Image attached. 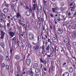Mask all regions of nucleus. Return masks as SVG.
Listing matches in <instances>:
<instances>
[{
	"mask_svg": "<svg viewBox=\"0 0 76 76\" xmlns=\"http://www.w3.org/2000/svg\"><path fill=\"white\" fill-rule=\"evenodd\" d=\"M20 66L19 65H18L17 66V69L18 72H15V75L16 76H20V75H21V72L20 71Z\"/></svg>",
	"mask_w": 76,
	"mask_h": 76,
	"instance_id": "1",
	"label": "nucleus"
},
{
	"mask_svg": "<svg viewBox=\"0 0 76 76\" xmlns=\"http://www.w3.org/2000/svg\"><path fill=\"white\" fill-rule=\"evenodd\" d=\"M26 73L28 75H31V76H34V72H32V69H31L29 71H27Z\"/></svg>",
	"mask_w": 76,
	"mask_h": 76,
	"instance_id": "2",
	"label": "nucleus"
},
{
	"mask_svg": "<svg viewBox=\"0 0 76 76\" xmlns=\"http://www.w3.org/2000/svg\"><path fill=\"white\" fill-rule=\"evenodd\" d=\"M52 41L53 42H57L58 41V39L57 37H53L52 38Z\"/></svg>",
	"mask_w": 76,
	"mask_h": 76,
	"instance_id": "3",
	"label": "nucleus"
},
{
	"mask_svg": "<svg viewBox=\"0 0 76 76\" xmlns=\"http://www.w3.org/2000/svg\"><path fill=\"white\" fill-rule=\"evenodd\" d=\"M15 58L17 60H19L20 58V56L19 55H16L15 56Z\"/></svg>",
	"mask_w": 76,
	"mask_h": 76,
	"instance_id": "4",
	"label": "nucleus"
},
{
	"mask_svg": "<svg viewBox=\"0 0 76 76\" xmlns=\"http://www.w3.org/2000/svg\"><path fill=\"white\" fill-rule=\"evenodd\" d=\"M30 9H29V10L32 13V16L34 18H35V13H34V11H33V12L32 13V8L31 7V6L30 7Z\"/></svg>",
	"mask_w": 76,
	"mask_h": 76,
	"instance_id": "5",
	"label": "nucleus"
},
{
	"mask_svg": "<svg viewBox=\"0 0 76 76\" xmlns=\"http://www.w3.org/2000/svg\"><path fill=\"white\" fill-rule=\"evenodd\" d=\"M17 15H15L14 16L15 19H17V18H19V17L20 16V14L19 12H18V13H17Z\"/></svg>",
	"mask_w": 76,
	"mask_h": 76,
	"instance_id": "6",
	"label": "nucleus"
},
{
	"mask_svg": "<svg viewBox=\"0 0 76 76\" xmlns=\"http://www.w3.org/2000/svg\"><path fill=\"white\" fill-rule=\"evenodd\" d=\"M29 38L30 39H33L34 38V35L32 34H30L29 35Z\"/></svg>",
	"mask_w": 76,
	"mask_h": 76,
	"instance_id": "7",
	"label": "nucleus"
},
{
	"mask_svg": "<svg viewBox=\"0 0 76 76\" xmlns=\"http://www.w3.org/2000/svg\"><path fill=\"white\" fill-rule=\"evenodd\" d=\"M75 4H74L73 7H71V8H72V9H71V12H74V10H75Z\"/></svg>",
	"mask_w": 76,
	"mask_h": 76,
	"instance_id": "8",
	"label": "nucleus"
},
{
	"mask_svg": "<svg viewBox=\"0 0 76 76\" xmlns=\"http://www.w3.org/2000/svg\"><path fill=\"white\" fill-rule=\"evenodd\" d=\"M58 32L59 34H61L63 32V31L61 29H59L58 30Z\"/></svg>",
	"mask_w": 76,
	"mask_h": 76,
	"instance_id": "9",
	"label": "nucleus"
},
{
	"mask_svg": "<svg viewBox=\"0 0 76 76\" xmlns=\"http://www.w3.org/2000/svg\"><path fill=\"white\" fill-rule=\"evenodd\" d=\"M26 63L28 66H29L30 63H31V60L30 59H28L26 61Z\"/></svg>",
	"mask_w": 76,
	"mask_h": 76,
	"instance_id": "10",
	"label": "nucleus"
},
{
	"mask_svg": "<svg viewBox=\"0 0 76 76\" xmlns=\"http://www.w3.org/2000/svg\"><path fill=\"white\" fill-rule=\"evenodd\" d=\"M50 55H52L53 56V54L54 53V48H52L50 50Z\"/></svg>",
	"mask_w": 76,
	"mask_h": 76,
	"instance_id": "11",
	"label": "nucleus"
},
{
	"mask_svg": "<svg viewBox=\"0 0 76 76\" xmlns=\"http://www.w3.org/2000/svg\"><path fill=\"white\" fill-rule=\"evenodd\" d=\"M40 60L41 61V62L43 64H45V65H46V64H47V61H43L42 59H40Z\"/></svg>",
	"mask_w": 76,
	"mask_h": 76,
	"instance_id": "12",
	"label": "nucleus"
},
{
	"mask_svg": "<svg viewBox=\"0 0 76 76\" xmlns=\"http://www.w3.org/2000/svg\"><path fill=\"white\" fill-rule=\"evenodd\" d=\"M69 70L70 73H72L73 72V68L72 67H70L69 68Z\"/></svg>",
	"mask_w": 76,
	"mask_h": 76,
	"instance_id": "13",
	"label": "nucleus"
},
{
	"mask_svg": "<svg viewBox=\"0 0 76 76\" xmlns=\"http://www.w3.org/2000/svg\"><path fill=\"white\" fill-rule=\"evenodd\" d=\"M9 34L10 36H11V37L12 38L15 35V33L13 32H10L9 33Z\"/></svg>",
	"mask_w": 76,
	"mask_h": 76,
	"instance_id": "14",
	"label": "nucleus"
},
{
	"mask_svg": "<svg viewBox=\"0 0 76 76\" xmlns=\"http://www.w3.org/2000/svg\"><path fill=\"white\" fill-rule=\"evenodd\" d=\"M72 38L74 39L76 38V32L75 31L72 34Z\"/></svg>",
	"mask_w": 76,
	"mask_h": 76,
	"instance_id": "15",
	"label": "nucleus"
},
{
	"mask_svg": "<svg viewBox=\"0 0 76 76\" xmlns=\"http://www.w3.org/2000/svg\"><path fill=\"white\" fill-rule=\"evenodd\" d=\"M53 11V12H54L55 13L56 12V10H57L58 9V8L57 7H56L54 8H52Z\"/></svg>",
	"mask_w": 76,
	"mask_h": 76,
	"instance_id": "16",
	"label": "nucleus"
},
{
	"mask_svg": "<svg viewBox=\"0 0 76 76\" xmlns=\"http://www.w3.org/2000/svg\"><path fill=\"white\" fill-rule=\"evenodd\" d=\"M39 48V46L38 45L36 46L35 47V46H34V47L33 48V49H34V50H35V51L38 50Z\"/></svg>",
	"mask_w": 76,
	"mask_h": 76,
	"instance_id": "17",
	"label": "nucleus"
},
{
	"mask_svg": "<svg viewBox=\"0 0 76 76\" xmlns=\"http://www.w3.org/2000/svg\"><path fill=\"white\" fill-rule=\"evenodd\" d=\"M26 15L27 16H29L31 15V12L29 11H28L26 12Z\"/></svg>",
	"mask_w": 76,
	"mask_h": 76,
	"instance_id": "18",
	"label": "nucleus"
},
{
	"mask_svg": "<svg viewBox=\"0 0 76 76\" xmlns=\"http://www.w3.org/2000/svg\"><path fill=\"white\" fill-rule=\"evenodd\" d=\"M36 4H34L33 5V6L32 7V9L33 10H35L36 9Z\"/></svg>",
	"mask_w": 76,
	"mask_h": 76,
	"instance_id": "19",
	"label": "nucleus"
},
{
	"mask_svg": "<svg viewBox=\"0 0 76 76\" xmlns=\"http://www.w3.org/2000/svg\"><path fill=\"white\" fill-rule=\"evenodd\" d=\"M69 74L68 72H65L62 75V76H69Z\"/></svg>",
	"mask_w": 76,
	"mask_h": 76,
	"instance_id": "20",
	"label": "nucleus"
},
{
	"mask_svg": "<svg viewBox=\"0 0 76 76\" xmlns=\"http://www.w3.org/2000/svg\"><path fill=\"white\" fill-rule=\"evenodd\" d=\"M33 67L34 69H36V68H37V67H38V64H34L33 65Z\"/></svg>",
	"mask_w": 76,
	"mask_h": 76,
	"instance_id": "21",
	"label": "nucleus"
},
{
	"mask_svg": "<svg viewBox=\"0 0 76 76\" xmlns=\"http://www.w3.org/2000/svg\"><path fill=\"white\" fill-rule=\"evenodd\" d=\"M76 28V24H74L72 25V29H75Z\"/></svg>",
	"mask_w": 76,
	"mask_h": 76,
	"instance_id": "22",
	"label": "nucleus"
},
{
	"mask_svg": "<svg viewBox=\"0 0 76 76\" xmlns=\"http://www.w3.org/2000/svg\"><path fill=\"white\" fill-rule=\"evenodd\" d=\"M9 10V9L6 8H5L4 10V13H7L8 11Z\"/></svg>",
	"mask_w": 76,
	"mask_h": 76,
	"instance_id": "23",
	"label": "nucleus"
},
{
	"mask_svg": "<svg viewBox=\"0 0 76 76\" xmlns=\"http://www.w3.org/2000/svg\"><path fill=\"white\" fill-rule=\"evenodd\" d=\"M50 50V46L48 45L46 48V50L47 51H48V53H49L50 51H49V50Z\"/></svg>",
	"mask_w": 76,
	"mask_h": 76,
	"instance_id": "24",
	"label": "nucleus"
},
{
	"mask_svg": "<svg viewBox=\"0 0 76 76\" xmlns=\"http://www.w3.org/2000/svg\"><path fill=\"white\" fill-rule=\"evenodd\" d=\"M35 72L36 73H39L40 72V69L39 68H37L35 70Z\"/></svg>",
	"mask_w": 76,
	"mask_h": 76,
	"instance_id": "25",
	"label": "nucleus"
},
{
	"mask_svg": "<svg viewBox=\"0 0 76 76\" xmlns=\"http://www.w3.org/2000/svg\"><path fill=\"white\" fill-rule=\"evenodd\" d=\"M62 49L63 50V52L64 53H65V51H66V48L65 47H64L63 48H62Z\"/></svg>",
	"mask_w": 76,
	"mask_h": 76,
	"instance_id": "26",
	"label": "nucleus"
},
{
	"mask_svg": "<svg viewBox=\"0 0 76 76\" xmlns=\"http://www.w3.org/2000/svg\"><path fill=\"white\" fill-rule=\"evenodd\" d=\"M1 47L3 48H4V43L1 42Z\"/></svg>",
	"mask_w": 76,
	"mask_h": 76,
	"instance_id": "27",
	"label": "nucleus"
},
{
	"mask_svg": "<svg viewBox=\"0 0 76 76\" xmlns=\"http://www.w3.org/2000/svg\"><path fill=\"white\" fill-rule=\"evenodd\" d=\"M14 7H15V5L13 4H12L11 5V8L12 9H13V10H15Z\"/></svg>",
	"mask_w": 76,
	"mask_h": 76,
	"instance_id": "28",
	"label": "nucleus"
},
{
	"mask_svg": "<svg viewBox=\"0 0 76 76\" xmlns=\"http://www.w3.org/2000/svg\"><path fill=\"white\" fill-rule=\"evenodd\" d=\"M6 69L7 70H9V65H7L6 66Z\"/></svg>",
	"mask_w": 76,
	"mask_h": 76,
	"instance_id": "29",
	"label": "nucleus"
},
{
	"mask_svg": "<svg viewBox=\"0 0 76 76\" xmlns=\"http://www.w3.org/2000/svg\"><path fill=\"white\" fill-rule=\"evenodd\" d=\"M4 4H5L6 7H9V4L6 3V2L4 1Z\"/></svg>",
	"mask_w": 76,
	"mask_h": 76,
	"instance_id": "30",
	"label": "nucleus"
},
{
	"mask_svg": "<svg viewBox=\"0 0 76 76\" xmlns=\"http://www.w3.org/2000/svg\"><path fill=\"white\" fill-rule=\"evenodd\" d=\"M0 34V35H4V32L2 31H1Z\"/></svg>",
	"mask_w": 76,
	"mask_h": 76,
	"instance_id": "31",
	"label": "nucleus"
},
{
	"mask_svg": "<svg viewBox=\"0 0 76 76\" xmlns=\"http://www.w3.org/2000/svg\"><path fill=\"white\" fill-rule=\"evenodd\" d=\"M6 61H9V60H10V59H9V56H7L6 57Z\"/></svg>",
	"mask_w": 76,
	"mask_h": 76,
	"instance_id": "32",
	"label": "nucleus"
},
{
	"mask_svg": "<svg viewBox=\"0 0 76 76\" xmlns=\"http://www.w3.org/2000/svg\"><path fill=\"white\" fill-rule=\"evenodd\" d=\"M22 4L23 5V6H24L25 5H26V3H25V2L22 3V2H21L20 3V5L22 6Z\"/></svg>",
	"mask_w": 76,
	"mask_h": 76,
	"instance_id": "33",
	"label": "nucleus"
},
{
	"mask_svg": "<svg viewBox=\"0 0 76 76\" xmlns=\"http://www.w3.org/2000/svg\"><path fill=\"white\" fill-rule=\"evenodd\" d=\"M66 47H67L70 46V44H69V42H68L66 44Z\"/></svg>",
	"mask_w": 76,
	"mask_h": 76,
	"instance_id": "34",
	"label": "nucleus"
},
{
	"mask_svg": "<svg viewBox=\"0 0 76 76\" xmlns=\"http://www.w3.org/2000/svg\"><path fill=\"white\" fill-rule=\"evenodd\" d=\"M68 50H71V45H70V46H69L68 47H66Z\"/></svg>",
	"mask_w": 76,
	"mask_h": 76,
	"instance_id": "35",
	"label": "nucleus"
},
{
	"mask_svg": "<svg viewBox=\"0 0 76 76\" xmlns=\"http://www.w3.org/2000/svg\"><path fill=\"white\" fill-rule=\"evenodd\" d=\"M33 44H34V45H36V46H37V45H38V43H34V42H33Z\"/></svg>",
	"mask_w": 76,
	"mask_h": 76,
	"instance_id": "36",
	"label": "nucleus"
},
{
	"mask_svg": "<svg viewBox=\"0 0 76 76\" xmlns=\"http://www.w3.org/2000/svg\"><path fill=\"white\" fill-rule=\"evenodd\" d=\"M16 39V37H14L12 39V40L14 41H15Z\"/></svg>",
	"mask_w": 76,
	"mask_h": 76,
	"instance_id": "37",
	"label": "nucleus"
},
{
	"mask_svg": "<svg viewBox=\"0 0 76 76\" xmlns=\"http://www.w3.org/2000/svg\"><path fill=\"white\" fill-rule=\"evenodd\" d=\"M2 67L3 68L4 67H5V64L4 63H2Z\"/></svg>",
	"mask_w": 76,
	"mask_h": 76,
	"instance_id": "38",
	"label": "nucleus"
},
{
	"mask_svg": "<svg viewBox=\"0 0 76 76\" xmlns=\"http://www.w3.org/2000/svg\"><path fill=\"white\" fill-rule=\"evenodd\" d=\"M54 69H55L54 66H52V69H51V70H53V71H54Z\"/></svg>",
	"mask_w": 76,
	"mask_h": 76,
	"instance_id": "39",
	"label": "nucleus"
},
{
	"mask_svg": "<svg viewBox=\"0 0 76 76\" xmlns=\"http://www.w3.org/2000/svg\"><path fill=\"white\" fill-rule=\"evenodd\" d=\"M64 42H67V39L66 38L64 39Z\"/></svg>",
	"mask_w": 76,
	"mask_h": 76,
	"instance_id": "40",
	"label": "nucleus"
},
{
	"mask_svg": "<svg viewBox=\"0 0 76 76\" xmlns=\"http://www.w3.org/2000/svg\"><path fill=\"white\" fill-rule=\"evenodd\" d=\"M72 44L73 45L75 46H76V42H74L72 43Z\"/></svg>",
	"mask_w": 76,
	"mask_h": 76,
	"instance_id": "41",
	"label": "nucleus"
},
{
	"mask_svg": "<svg viewBox=\"0 0 76 76\" xmlns=\"http://www.w3.org/2000/svg\"><path fill=\"white\" fill-rule=\"evenodd\" d=\"M45 50H42V54H45Z\"/></svg>",
	"mask_w": 76,
	"mask_h": 76,
	"instance_id": "42",
	"label": "nucleus"
},
{
	"mask_svg": "<svg viewBox=\"0 0 76 76\" xmlns=\"http://www.w3.org/2000/svg\"><path fill=\"white\" fill-rule=\"evenodd\" d=\"M64 9V8H63V7H61V11H63Z\"/></svg>",
	"mask_w": 76,
	"mask_h": 76,
	"instance_id": "43",
	"label": "nucleus"
},
{
	"mask_svg": "<svg viewBox=\"0 0 76 76\" xmlns=\"http://www.w3.org/2000/svg\"><path fill=\"white\" fill-rule=\"evenodd\" d=\"M61 6H63L64 5V3L62 2L61 3Z\"/></svg>",
	"mask_w": 76,
	"mask_h": 76,
	"instance_id": "44",
	"label": "nucleus"
},
{
	"mask_svg": "<svg viewBox=\"0 0 76 76\" xmlns=\"http://www.w3.org/2000/svg\"><path fill=\"white\" fill-rule=\"evenodd\" d=\"M2 17H3V18H4V19L6 18V16H5V15H4L3 14V15H2Z\"/></svg>",
	"mask_w": 76,
	"mask_h": 76,
	"instance_id": "45",
	"label": "nucleus"
},
{
	"mask_svg": "<svg viewBox=\"0 0 76 76\" xmlns=\"http://www.w3.org/2000/svg\"><path fill=\"white\" fill-rule=\"evenodd\" d=\"M46 3H47V2L46 1H45V0H43V4L44 5Z\"/></svg>",
	"mask_w": 76,
	"mask_h": 76,
	"instance_id": "46",
	"label": "nucleus"
},
{
	"mask_svg": "<svg viewBox=\"0 0 76 76\" xmlns=\"http://www.w3.org/2000/svg\"><path fill=\"white\" fill-rule=\"evenodd\" d=\"M42 50H44V49H45V48L44 46V45H43L42 46Z\"/></svg>",
	"mask_w": 76,
	"mask_h": 76,
	"instance_id": "47",
	"label": "nucleus"
},
{
	"mask_svg": "<svg viewBox=\"0 0 76 76\" xmlns=\"http://www.w3.org/2000/svg\"><path fill=\"white\" fill-rule=\"evenodd\" d=\"M26 25L27 26H29V23H27Z\"/></svg>",
	"mask_w": 76,
	"mask_h": 76,
	"instance_id": "48",
	"label": "nucleus"
},
{
	"mask_svg": "<svg viewBox=\"0 0 76 76\" xmlns=\"http://www.w3.org/2000/svg\"><path fill=\"white\" fill-rule=\"evenodd\" d=\"M33 3H36V0H33Z\"/></svg>",
	"mask_w": 76,
	"mask_h": 76,
	"instance_id": "49",
	"label": "nucleus"
},
{
	"mask_svg": "<svg viewBox=\"0 0 76 76\" xmlns=\"http://www.w3.org/2000/svg\"><path fill=\"white\" fill-rule=\"evenodd\" d=\"M51 39H48V42H51Z\"/></svg>",
	"mask_w": 76,
	"mask_h": 76,
	"instance_id": "50",
	"label": "nucleus"
},
{
	"mask_svg": "<svg viewBox=\"0 0 76 76\" xmlns=\"http://www.w3.org/2000/svg\"><path fill=\"white\" fill-rule=\"evenodd\" d=\"M45 38H44L43 39V44H44V40H45Z\"/></svg>",
	"mask_w": 76,
	"mask_h": 76,
	"instance_id": "51",
	"label": "nucleus"
},
{
	"mask_svg": "<svg viewBox=\"0 0 76 76\" xmlns=\"http://www.w3.org/2000/svg\"><path fill=\"white\" fill-rule=\"evenodd\" d=\"M4 37V35H1V39H3Z\"/></svg>",
	"mask_w": 76,
	"mask_h": 76,
	"instance_id": "52",
	"label": "nucleus"
},
{
	"mask_svg": "<svg viewBox=\"0 0 76 76\" xmlns=\"http://www.w3.org/2000/svg\"><path fill=\"white\" fill-rule=\"evenodd\" d=\"M3 18H1L0 19V22H3Z\"/></svg>",
	"mask_w": 76,
	"mask_h": 76,
	"instance_id": "53",
	"label": "nucleus"
},
{
	"mask_svg": "<svg viewBox=\"0 0 76 76\" xmlns=\"http://www.w3.org/2000/svg\"><path fill=\"white\" fill-rule=\"evenodd\" d=\"M42 67H44V65H42V64H41L40 65V68H42Z\"/></svg>",
	"mask_w": 76,
	"mask_h": 76,
	"instance_id": "54",
	"label": "nucleus"
},
{
	"mask_svg": "<svg viewBox=\"0 0 76 76\" xmlns=\"http://www.w3.org/2000/svg\"><path fill=\"white\" fill-rule=\"evenodd\" d=\"M10 26V25L9 23H7V26L8 28H9Z\"/></svg>",
	"mask_w": 76,
	"mask_h": 76,
	"instance_id": "55",
	"label": "nucleus"
},
{
	"mask_svg": "<svg viewBox=\"0 0 76 76\" xmlns=\"http://www.w3.org/2000/svg\"><path fill=\"white\" fill-rule=\"evenodd\" d=\"M50 29H51V30H52V29H53V27H52V26H50Z\"/></svg>",
	"mask_w": 76,
	"mask_h": 76,
	"instance_id": "56",
	"label": "nucleus"
},
{
	"mask_svg": "<svg viewBox=\"0 0 76 76\" xmlns=\"http://www.w3.org/2000/svg\"><path fill=\"white\" fill-rule=\"evenodd\" d=\"M50 17H51L52 18H53V15L52 14H50Z\"/></svg>",
	"mask_w": 76,
	"mask_h": 76,
	"instance_id": "57",
	"label": "nucleus"
},
{
	"mask_svg": "<svg viewBox=\"0 0 76 76\" xmlns=\"http://www.w3.org/2000/svg\"><path fill=\"white\" fill-rule=\"evenodd\" d=\"M50 45H53V42H51H51H50Z\"/></svg>",
	"mask_w": 76,
	"mask_h": 76,
	"instance_id": "58",
	"label": "nucleus"
},
{
	"mask_svg": "<svg viewBox=\"0 0 76 76\" xmlns=\"http://www.w3.org/2000/svg\"><path fill=\"white\" fill-rule=\"evenodd\" d=\"M34 76H39V75L38 74H35L34 75Z\"/></svg>",
	"mask_w": 76,
	"mask_h": 76,
	"instance_id": "59",
	"label": "nucleus"
},
{
	"mask_svg": "<svg viewBox=\"0 0 76 76\" xmlns=\"http://www.w3.org/2000/svg\"><path fill=\"white\" fill-rule=\"evenodd\" d=\"M28 47H29V48H31V45L30 44H28Z\"/></svg>",
	"mask_w": 76,
	"mask_h": 76,
	"instance_id": "60",
	"label": "nucleus"
},
{
	"mask_svg": "<svg viewBox=\"0 0 76 76\" xmlns=\"http://www.w3.org/2000/svg\"><path fill=\"white\" fill-rule=\"evenodd\" d=\"M41 21L42 22H44V21H43V20H44V19H43V18H41Z\"/></svg>",
	"mask_w": 76,
	"mask_h": 76,
	"instance_id": "61",
	"label": "nucleus"
},
{
	"mask_svg": "<svg viewBox=\"0 0 76 76\" xmlns=\"http://www.w3.org/2000/svg\"><path fill=\"white\" fill-rule=\"evenodd\" d=\"M38 19H39V22H41V19H40V17H38Z\"/></svg>",
	"mask_w": 76,
	"mask_h": 76,
	"instance_id": "62",
	"label": "nucleus"
},
{
	"mask_svg": "<svg viewBox=\"0 0 76 76\" xmlns=\"http://www.w3.org/2000/svg\"><path fill=\"white\" fill-rule=\"evenodd\" d=\"M10 72L11 73H13V70L12 69H10Z\"/></svg>",
	"mask_w": 76,
	"mask_h": 76,
	"instance_id": "63",
	"label": "nucleus"
},
{
	"mask_svg": "<svg viewBox=\"0 0 76 76\" xmlns=\"http://www.w3.org/2000/svg\"><path fill=\"white\" fill-rule=\"evenodd\" d=\"M28 6H26V9H28Z\"/></svg>",
	"mask_w": 76,
	"mask_h": 76,
	"instance_id": "64",
	"label": "nucleus"
}]
</instances>
